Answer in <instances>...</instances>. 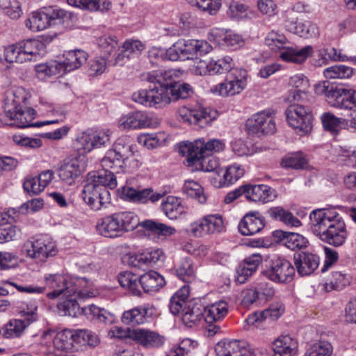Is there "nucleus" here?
<instances>
[{
	"label": "nucleus",
	"mask_w": 356,
	"mask_h": 356,
	"mask_svg": "<svg viewBox=\"0 0 356 356\" xmlns=\"http://www.w3.org/2000/svg\"><path fill=\"white\" fill-rule=\"evenodd\" d=\"M139 225L159 235L171 236L176 232L174 227L152 220L140 222L138 216L130 211H120L106 216L98 220L95 227L99 234L104 237L116 238L135 229Z\"/></svg>",
	"instance_id": "obj_1"
},
{
	"label": "nucleus",
	"mask_w": 356,
	"mask_h": 356,
	"mask_svg": "<svg viewBox=\"0 0 356 356\" xmlns=\"http://www.w3.org/2000/svg\"><path fill=\"white\" fill-rule=\"evenodd\" d=\"M180 72L176 69L157 70L144 72L141 79L152 83H158L149 90H139L132 95V99L147 107L161 108L171 102L169 92V81H174L179 77Z\"/></svg>",
	"instance_id": "obj_2"
},
{
	"label": "nucleus",
	"mask_w": 356,
	"mask_h": 356,
	"mask_svg": "<svg viewBox=\"0 0 356 356\" xmlns=\"http://www.w3.org/2000/svg\"><path fill=\"white\" fill-rule=\"evenodd\" d=\"M75 288L67 294L60 296V301L58 304V309L61 315L76 317L82 314L78 300H85L93 298L99 294L95 288L92 282L88 280H76L74 282Z\"/></svg>",
	"instance_id": "obj_3"
},
{
	"label": "nucleus",
	"mask_w": 356,
	"mask_h": 356,
	"mask_svg": "<svg viewBox=\"0 0 356 356\" xmlns=\"http://www.w3.org/2000/svg\"><path fill=\"white\" fill-rule=\"evenodd\" d=\"M134 145L128 138H120L115 143L113 149L106 152L102 159L104 168L112 170L115 173L132 172L131 162L133 159Z\"/></svg>",
	"instance_id": "obj_4"
},
{
	"label": "nucleus",
	"mask_w": 356,
	"mask_h": 356,
	"mask_svg": "<svg viewBox=\"0 0 356 356\" xmlns=\"http://www.w3.org/2000/svg\"><path fill=\"white\" fill-rule=\"evenodd\" d=\"M188 296V288L181 287L172 296L169 307L172 314L179 316L183 323L191 327L202 320L204 314L202 305L187 301Z\"/></svg>",
	"instance_id": "obj_5"
},
{
	"label": "nucleus",
	"mask_w": 356,
	"mask_h": 356,
	"mask_svg": "<svg viewBox=\"0 0 356 356\" xmlns=\"http://www.w3.org/2000/svg\"><path fill=\"white\" fill-rule=\"evenodd\" d=\"M288 40L286 36L278 31H271L266 38L265 44L273 51L282 50L280 58L284 62L296 64L303 63L314 53V48L307 45L302 48L286 47Z\"/></svg>",
	"instance_id": "obj_6"
},
{
	"label": "nucleus",
	"mask_w": 356,
	"mask_h": 356,
	"mask_svg": "<svg viewBox=\"0 0 356 356\" xmlns=\"http://www.w3.org/2000/svg\"><path fill=\"white\" fill-rule=\"evenodd\" d=\"M59 117L58 119L45 120L40 122H32L35 117V111L31 108H19L13 110V108L8 104L6 107V114L8 118L13 120L12 124L19 128H26L30 127H41L51 124H58L65 120V113L63 111L53 110Z\"/></svg>",
	"instance_id": "obj_7"
},
{
	"label": "nucleus",
	"mask_w": 356,
	"mask_h": 356,
	"mask_svg": "<svg viewBox=\"0 0 356 356\" xmlns=\"http://www.w3.org/2000/svg\"><path fill=\"white\" fill-rule=\"evenodd\" d=\"M248 72L236 68L229 73L223 82L211 88L210 91L216 95L227 97L240 94L247 86Z\"/></svg>",
	"instance_id": "obj_8"
},
{
	"label": "nucleus",
	"mask_w": 356,
	"mask_h": 356,
	"mask_svg": "<svg viewBox=\"0 0 356 356\" xmlns=\"http://www.w3.org/2000/svg\"><path fill=\"white\" fill-rule=\"evenodd\" d=\"M23 253L36 263H44L57 254L56 243L49 238L40 237L26 241L22 247Z\"/></svg>",
	"instance_id": "obj_9"
},
{
	"label": "nucleus",
	"mask_w": 356,
	"mask_h": 356,
	"mask_svg": "<svg viewBox=\"0 0 356 356\" xmlns=\"http://www.w3.org/2000/svg\"><path fill=\"white\" fill-rule=\"evenodd\" d=\"M76 280H87L85 277H72L67 274L47 273L44 276L45 289L50 291L47 293V297L50 300H54L72 291L75 288L73 283Z\"/></svg>",
	"instance_id": "obj_10"
},
{
	"label": "nucleus",
	"mask_w": 356,
	"mask_h": 356,
	"mask_svg": "<svg viewBox=\"0 0 356 356\" xmlns=\"http://www.w3.org/2000/svg\"><path fill=\"white\" fill-rule=\"evenodd\" d=\"M285 113L288 124L297 133L304 135L312 130L313 115L309 108L293 104L289 106Z\"/></svg>",
	"instance_id": "obj_11"
},
{
	"label": "nucleus",
	"mask_w": 356,
	"mask_h": 356,
	"mask_svg": "<svg viewBox=\"0 0 356 356\" xmlns=\"http://www.w3.org/2000/svg\"><path fill=\"white\" fill-rule=\"evenodd\" d=\"M245 127L248 134L258 137L275 133L276 125L274 113L266 110L252 115L247 120Z\"/></svg>",
	"instance_id": "obj_12"
},
{
	"label": "nucleus",
	"mask_w": 356,
	"mask_h": 356,
	"mask_svg": "<svg viewBox=\"0 0 356 356\" xmlns=\"http://www.w3.org/2000/svg\"><path fill=\"white\" fill-rule=\"evenodd\" d=\"M342 217L335 209H318L309 214L311 229L320 238Z\"/></svg>",
	"instance_id": "obj_13"
},
{
	"label": "nucleus",
	"mask_w": 356,
	"mask_h": 356,
	"mask_svg": "<svg viewBox=\"0 0 356 356\" xmlns=\"http://www.w3.org/2000/svg\"><path fill=\"white\" fill-rule=\"evenodd\" d=\"M82 199L92 210L106 209L111 203V194L106 188L87 183L82 191Z\"/></svg>",
	"instance_id": "obj_14"
},
{
	"label": "nucleus",
	"mask_w": 356,
	"mask_h": 356,
	"mask_svg": "<svg viewBox=\"0 0 356 356\" xmlns=\"http://www.w3.org/2000/svg\"><path fill=\"white\" fill-rule=\"evenodd\" d=\"M225 144L220 139H209L206 140L201 138L193 143L182 142L179 145V152L181 154L196 152L199 155H212V153H218L223 151Z\"/></svg>",
	"instance_id": "obj_15"
},
{
	"label": "nucleus",
	"mask_w": 356,
	"mask_h": 356,
	"mask_svg": "<svg viewBox=\"0 0 356 356\" xmlns=\"http://www.w3.org/2000/svg\"><path fill=\"white\" fill-rule=\"evenodd\" d=\"M110 140V131L101 129L87 131L80 134L76 139L75 145L81 153L91 152L94 148L105 146Z\"/></svg>",
	"instance_id": "obj_16"
},
{
	"label": "nucleus",
	"mask_w": 356,
	"mask_h": 356,
	"mask_svg": "<svg viewBox=\"0 0 356 356\" xmlns=\"http://www.w3.org/2000/svg\"><path fill=\"white\" fill-rule=\"evenodd\" d=\"M315 92L318 95H324L331 106L345 110L350 104L348 99V88L330 86L326 82H323L315 85Z\"/></svg>",
	"instance_id": "obj_17"
},
{
	"label": "nucleus",
	"mask_w": 356,
	"mask_h": 356,
	"mask_svg": "<svg viewBox=\"0 0 356 356\" xmlns=\"http://www.w3.org/2000/svg\"><path fill=\"white\" fill-rule=\"evenodd\" d=\"M159 124L157 118L143 111L130 112L123 115L118 122V127L122 130L156 128Z\"/></svg>",
	"instance_id": "obj_18"
},
{
	"label": "nucleus",
	"mask_w": 356,
	"mask_h": 356,
	"mask_svg": "<svg viewBox=\"0 0 356 356\" xmlns=\"http://www.w3.org/2000/svg\"><path fill=\"white\" fill-rule=\"evenodd\" d=\"M264 275L275 283L286 284L293 280L295 268L288 260L277 258L272 261L270 266L265 270Z\"/></svg>",
	"instance_id": "obj_19"
},
{
	"label": "nucleus",
	"mask_w": 356,
	"mask_h": 356,
	"mask_svg": "<svg viewBox=\"0 0 356 356\" xmlns=\"http://www.w3.org/2000/svg\"><path fill=\"white\" fill-rule=\"evenodd\" d=\"M74 330L65 329L53 338V348H49L46 356H74L72 349L75 342Z\"/></svg>",
	"instance_id": "obj_20"
},
{
	"label": "nucleus",
	"mask_w": 356,
	"mask_h": 356,
	"mask_svg": "<svg viewBox=\"0 0 356 356\" xmlns=\"http://www.w3.org/2000/svg\"><path fill=\"white\" fill-rule=\"evenodd\" d=\"M130 334V339L147 350L160 348L165 342L164 336L149 329H132Z\"/></svg>",
	"instance_id": "obj_21"
},
{
	"label": "nucleus",
	"mask_w": 356,
	"mask_h": 356,
	"mask_svg": "<svg viewBox=\"0 0 356 356\" xmlns=\"http://www.w3.org/2000/svg\"><path fill=\"white\" fill-rule=\"evenodd\" d=\"M181 155L186 157V163L192 168V170L215 172L219 176L222 172V170L219 168L218 159L213 155H199L196 152H191Z\"/></svg>",
	"instance_id": "obj_22"
},
{
	"label": "nucleus",
	"mask_w": 356,
	"mask_h": 356,
	"mask_svg": "<svg viewBox=\"0 0 356 356\" xmlns=\"http://www.w3.org/2000/svg\"><path fill=\"white\" fill-rule=\"evenodd\" d=\"M217 356H255L254 350H251L248 343L239 340H222L215 346Z\"/></svg>",
	"instance_id": "obj_23"
},
{
	"label": "nucleus",
	"mask_w": 356,
	"mask_h": 356,
	"mask_svg": "<svg viewBox=\"0 0 356 356\" xmlns=\"http://www.w3.org/2000/svg\"><path fill=\"white\" fill-rule=\"evenodd\" d=\"M118 193L122 199L138 203H146L148 200L156 202L162 197L161 194L154 193L151 188L136 190L128 186L119 188Z\"/></svg>",
	"instance_id": "obj_24"
},
{
	"label": "nucleus",
	"mask_w": 356,
	"mask_h": 356,
	"mask_svg": "<svg viewBox=\"0 0 356 356\" xmlns=\"http://www.w3.org/2000/svg\"><path fill=\"white\" fill-rule=\"evenodd\" d=\"M243 195L250 201L266 203L277 197L275 190L265 184L245 185Z\"/></svg>",
	"instance_id": "obj_25"
},
{
	"label": "nucleus",
	"mask_w": 356,
	"mask_h": 356,
	"mask_svg": "<svg viewBox=\"0 0 356 356\" xmlns=\"http://www.w3.org/2000/svg\"><path fill=\"white\" fill-rule=\"evenodd\" d=\"M155 312L153 305L145 304L124 312L121 321L125 325H142L147 321V316H153Z\"/></svg>",
	"instance_id": "obj_26"
},
{
	"label": "nucleus",
	"mask_w": 356,
	"mask_h": 356,
	"mask_svg": "<svg viewBox=\"0 0 356 356\" xmlns=\"http://www.w3.org/2000/svg\"><path fill=\"white\" fill-rule=\"evenodd\" d=\"M177 114L179 121L189 124L200 123L202 125L210 120L208 113L201 107L183 106L178 108Z\"/></svg>",
	"instance_id": "obj_27"
},
{
	"label": "nucleus",
	"mask_w": 356,
	"mask_h": 356,
	"mask_svg": "<svg viewBox=\"0 0 356 356\" xmlns=\"http://www.w3.org/2000/svg\"><path fill=\"white\" fill-rule=\"evenodd\" d=\"M24 62L35 61L46 53V45L40 40L30 38L19 41Z\"/></svg>",
	"instance_id": "obj_28"
},
{
	"label": "nucleus",
	"mask_w": 356,
	"mask_h": 356,
	"mask_svg": "<svg viewBox=\"0 0 356 356\" xmlns=\"http://www.w3.org/2000/svg\"><path fill=\"white\" fill-rule=\"evenodd\" d=\"M145 45L138 40L127 39L122 44L114 59L115 65H124L131 57L140 54Z\"/></svg>",
	"instance_id": "obj_29"
},
{
	"label": "nucleus",
	"mask_w": 356,
	"mask_h": 356,
	"mask_svg": "<svg viewBox=\"0 0 356 356\" xmlns=\"http://www.w3.org/2000/svg\"><path fill=\"white\" fill-rule=\"evenodd\" d=\"M273 356H298V341L289 335H283L272 343Z\"/></svg>",
	"instance_id": "obj_30"
},
{
	"label": "nucleus",
	"mask_w": 356,
	"mask_h": 356,
	"mask_svg": "<svg viewBox=\"0 0 356 356\" xmlns=\"http://www.w3.org/2000/svg\"><path fill=\"white\" fill-rule=\"evenodd\" d=\"M129 264L140 268L143 265H151L164 259L163 252L161 249H147L140 254L128 255Z\"/></svg>",
	"instance_id": "obj_31"
},
{
	"label": "nucleus",
	"mask_w": 356,
	"mask_h": 356,
	"mask_svg": "<svg viewBox=\"0 0 356 356\" xmlns=\"http://www.w3.org/2000/svg\"><path fill=\"white\" fill-rule=\"evenodd\" d=\"M294 264L300 275H309L318 268L319 257L316 254L302 252L294 255Z\"/></svg>",
	"instance_id": "obj_32"
},
{
	"label": "nucleus",
	"mask_w": 356,
	"mask_h": 356,
	"mask_svg": "<svg viewBox=\"0 0 356 356\" xmlns=\"http://www.w3.org/2000/svg\"><path fill=\"white\" fill-rule=\"evenodd\" d=\"M164 214L171 220H175L187 213V208L181 198L172 195L166 197L161 203Z\"/></svg>",
	"instance_id": "obj_33"
},
{
	"label": "nucleus",
	"mask_w": 356,
	"mask_h": 356,
	"mask_svg": "<svg viewBox=\"0 0 356 356\" xmlns=\"http://www.w3.org/2000/svg\"><path fill=\"white\" fill-rule=\"evenodd\" d=\"M30 321L19 318L10 319L0 327V335L4 339L19 338L29 326Z\"/></svg>",
	"instance_id": "obj_34"
},
{
	"label": "nucleus",
	"mask_w": 356,
	"mask_h": 356,
	"mask_svg": "<svg viewBox=\"0 0 356 356\" xmlns=\"http://www.w3.org/2000/svg\"><path fill=\"white\" fill-rule=\"evenodd\" d=\"M88 57V54L81 49H74L64 52V59L61 63L63 73L79 69L86 62Z\"/></svg>",
	"instance_id": "obj_35"
},
{
	"label": "nucleus",
	"mask_w": 356,
	"mask_h": 356,
	"mask_svg": "<svg viewBox=\"0 0 356 356\" xmlns=\"http://www.w3.org/2000/svg\"><path fill=\"white\" fill-rule=\"evenodd\" d=\"M264 227V220L258 212L248 213L238 225V229L244 236L253 235L260 232Z\"/></svg>",
	"instance_id": "obj_36"
},
{
	"label": "nucleus",
	"mask_w": 356,
	"mask_h": 356,
	"mask_svg": "<svg viewBox=\"0 0 356 356\" xmlns=\"http://www.w3.org/2000/svg\"><path fill=\"white\" fill-rule=\"evenodd\" d=\"M335 223L320 238L330 245L337 247L344 243L347 238V232L343 218Z\"/></svg>",
	"instance_id": "obj_37"
},
{
	"label": "nucleus",
	"mask_w": 356,
	"mask_h": 356,
	"mask_svg": "<svg viewBox=\"0 0 356 356\" xmlns=\"http://www.w3.org/2000/svg\"><path fill=\"white\" fill-rule=\"evenodd\" d=\"M204 321L207 323H213L222 320L228 314V303L219 300L203 307Z\"/></svg>",
	"instance_id": "obj_38"
},
{
	"label": "nucleus",
	"mask_w": 356,
	"mask_h": 356,
	"mask_svg": "<svg viewBox=\"0 0 356 356\" xmlns=\"http://www.w3.org/2000/svg\"><path fill=\"white\" fill-rule=\"evenodd\" d=\"M274 236L279 238L283 245L292 250L305 248L308 243L307 239L298 233L277 230Z\"/></svg>",
	"instance_id": "obj_39"
},
{
	"label": "nucleus",
	"mask_w": 356,
	"mask_h": 356,
	"mask_svg": "<svg viewBox=\"0 0 356 356\" xmlns=\"http://www.w3.org/2000/svg\"><path fill=\"white\" fill-rule=\"evenodd\" d=\"M67 2L70 6L91 13H107L112 7L109 0H67Z\"/></svg>",
	"instance_id": "obj_40"
},
{
	"label": "nucleus",
	"mask_w": 356,
	"mask_h": 356,
	"mask_svg": "<svg viewBox=\"0 0 356 356\" xmlns=\"http://www.w3.org/2000/svg\"><path fill=\"white\" fill-rule=\"evenodd\" d=\"M187 59L202 56L210 53L213 47L204 40L183 39Z\"/></svg>",
	"instance_id": "obj_41"
},
{
	"label": "nucleus",
	"mask_w": 356,
	"mask_h": 356,
	"mask_svg": "<svg viewBox=\"0 0 356 356\" xmlns=\"http://www.w3.org/2000/svg\"><path fill=\"white\" fill-rule=\"evenodd\" d=\"M261 260V257L259 254H253L246 258L236 270L237 282L240 284L245 282L257 271Z\"/></svg>",
	"instance_id": "obj_42"
},
{
	"label": "nucleus",
	"mask_w": 356,
	"mask_h": 356,
	"mask_svg": "<svg viewBox=\"0 0 356 356\" xmlns=\"http://www.w3.org/2000/svg\"><path fill=\"white\" fill-rule=\"evenodd\" d=\"M49 27L58 26L60 33L65 32L71 26V13L60 8L47 9Z\"/></svg>",
	"instance_id": "obj_43"
},
{
	"label": "nucleus",
	"mask_w": 356,
	"mask_h": 356,
	"mask_svg": "<svg viewBox=\"0 0 356 356\" xmlns=\"http://www.w3.org/2000/svg\"><path fill=\"white\" fill-rule=\"evenodd\" d=\"M49 27L58 26L60 33L65 32L71 26V13L60 8L47 9Z\"/></svg>",
	"instance_id": "obj_44"
},
{
	"label": "nucleus",
	"mask_w": 356,
	"mask_h": 356,
	"mask_svg": "<svg viewBox=\"0 0 356 356\" xmlns=\"http://www.w3.org/2000/svg\"><path fill=\"white\" fill-rule=\"evenodd\" d=\"M140 284L145 292H156L165 284L164 277L154 270H149L140 276Z\"/></svg>",
	"instance_id": "obj_45"
},
{
	"label": "nucleus",
	"mask_w": 356,
	"mask_h": 356,
	"mask_svg": "<svg viewBox=\"0 0 356 356\" xmlns=\"http://www.w3.org/2000/svg\"><path fill=\"white\" fill-rule=\"evenodd\" d=\"M82 171V166L77 159H72L64 163L58 170L59 177L67 184L71 185Z\"/></svg>",
	"instance_id": "obj_46"
},
{
	"label": "nucleus",
	"mask_w": 356,
	"mask_h": 356,
	"mask_svg": "<svg viewBox=\"0 0 356 356\" xmlns=\"http://www.w3.org/2000/svg\"><path fill=\"white\" fill-rule=\"evenodd\" d=\"M222 179L217 181L215 179L212 181L214 186L220 188L226 185H229L235 183L241 179L245 173L244 168L238 163H234L227 166L225 170L222 171Z\"/></svg>",
	"instance_id": "obj_47"
},
{
	"label": "nucleus",
	"mask_w": 356,
	"mask_h": 356,
	"mask_svg": "<svg viewBox=\"0 0 356 356\" xmlns=\"http://www.w3.org/2000/svg\"><path fill=\"white\" fill-rule=\"evenodd\" d=\"M211 36L219 37V39H216L218 42L222 41L223 44L234 50L245 45V40L241 35L230 31L224 33L222 31L213 29L211 32Z\"/></svg>",
	"instance_id": "obj_48"
},
{
	"label": "nucleus",
	"mask_w": 356,
	"mask_h": 356,
	"mask_svg": "<svg viewBox=\"0 0 356 356\" xmlns=\"http://www.w3.org/2000/svg\"><path fill=\"white\" fill-rule=\"evenodd\" d=\"M82 310V314L88 319L97 320L106 324H113L115 322V316L113 314L95 305L83 307Z\"/></svg>",
	"instance_id": "obj_49"
},
{
	"label": "nucleus",
	"mask_w": 356,
	"mask_h": 356,
	"mask_svg": "<svg viewBox=\"0 0 356 356\" xmlns=\"http://www.w3.org/2000/svg\"><path fill=\"white\" fill-rule=\"evenodd\" d=\"M268 214L271 218L280 220L289 227H298L302 225L301 221L298 218L282 207L270 208L268 211Z\"/></svg>",
	"instance_id": "obj_50"
},
{
	"label": "nucleus",
	"mask_w": 356,
	"mask_h": 356,
	"mask_svg": "<svg viewBox=\"0 0 356 356\" xmlns=\"http://www.w3.org/2000/svg\"><path fill=\"white\" fill-rule=\"evenodd\" d=\"M47 9L33 12L26 20V26L33 32H38L49 27Z\"/></svg>",
	"instance_id": "obj_51"
},
{
	"label": "nucleus",
	"mask_w": 356,
	"mask_h": 356,
	"mask_svg": "<svg viewBox=\"0 0 356 356\" xmlns=\"http://www.w3.org/2000/svg\"><path fill=\"white\" fill-rule=\"evenodd\" d=\"M35 70L38 77L42 80L64 74L62 63L56 60L48 63L38 64L35 66Z\"/></svg>",
	"instance_id": "obj_52"
},
{
	"label": "nucleus",
	"mask_w": 356,
	"mask_h": 356,
	"mask_svg": "<svg viewBox=\"0 0 356 356\" xmlns=\"http://www.w3.org/2000/svg\"><path fill=\"white\" fill-rule=\"evenodd\" d=\"M355 70L345 65H334L326 67L323 72L327 79H348L353 76Z\"/></svg>",
	"instance_id": "obj_53"
},
{
	"label": "nucleus",
	"mask_w": 356,
	"mask_h": 356,
	"mask_svg": "<svg viewBox=\"0 0 356 356\" xmlns=\"http://www.w3.org/2000/svg\"><path fill=\"white\" fill-rule=\"evenodd\" d=\"M182 191L187 197L195 199L200 204H204L207 200V196L203 187L196 181L186 180L183 186Z\"/></svg>",
	"instance_id": "obj_54"
},
{
	"label": "nucleus",
	"mask_w": 356,
	"mask_h": 356,
	"mask_svg": "<svg viewBox=\"0 0 356 356\" xmlns=\"http://www.w3.org/2000/svg\"><path fill=\"white\" fill-rule=\"evenodd\" d=\"M167 138L168 136L165 132L142 134L138 136V142L147 149H152L163 145Z\"/></svg>",
	"instance_id": "obj_55"
},
{
	"label": "nucleus",
	"mask_w": 356,
	"mask_h": 356,
	"mask_svg": "<svg viewBox=\"0 0 356 356\" xmlns=\"http://www.w3.org/2000/svg\"><path fill=\"white\" fill-rule=\"evenodd\" d=\"M350 284L349 277L341 271H333L327 278L324 288L327 291L341 290Z\"/></svg>",
	"instance_id": "obj_56"
},
{
	"label": "nucleus",
	"mask_w": 356,
	"mask_h": 356,
	"mask_svg": "<svg viewBox=\"0 0 356 356\" xmlns=\"http://www.w3.org/2000/svg\"><path fill=\"white\" fill-rule=\"evenodd\" d=\"M118 281L123 288L128 289L133 294H140V277L137 275L129 271L123 272L119 275Z\"/></svg>",
	"instance_id": "obj_57"
},
{
	"label": "nucleus",
	"mask_w": 356,
	"mask_h": 356,
	"mask_svg": "<svg viewBox=\"0 0 356 356\" xmlns=\"http://www.w3.org/2000/svg\"><path fill=\"white\" fill-rule=\"evenodd\" d=\"M114 173L107 169L94 172L91 176L92 180L89 183L95 184L96 186H102L104 188L108 187L111 189L115 188L117 186V181Z\"/></svg>",
	"instance_id": "obj_58"
},
{
	"label": "nucleus",
	"mask_w": 356,
	"mask_h": 356,
	"mask_svg": "<svg viewBox=\"0 0 356 356\" xmlns=\"http://www.w3.org/2000/svg\"><path fill=\"white\" fill-rule=\"evenodd\" d=\"M352 153L353 148L351 147L339 145L332 149V159L339 165L352 168Z\"/></svg>",
	"instance_id": "obj_59"
},
{
	"label": "nucleus",
	"mask_w": 356,
	"mask_h": 356,
	"mask_svg": "<svg viewBox=\"0 0 356 356\" xmlns=\"http://www.w3.org/2000/svg\"><path fill=\"white\" fill-rule=\"evenodd\" d=\"M211 67V75L223 74L226 72L232 71L234 66V62L229 56H224L219 58H212L210 59Z\"/></svg>",
	"instance_id": "obj_60"
},
{
	"label": "nucleus",
	"mask_w": 356,
	"mask_h": 356,
	"mask_svg": "<svg viewBox=\"0 0 356 356\" xmlns=\"http://www.w3.org/2000/svg\"><path fill=\"white\" fill-rule=\"evenodd\" d=\"M169 92L172 102L188 98L193 93V89L188 83L175 82V80L169 81Z\"/></svg>",
	"instance_id": "obj_61"
},
{
	"label": "nucleus",
	"mask_w": 356,
	"mask_h": 356,
	"mask_svg": "<svg viewBox=\"0 0 356 356\" xmlns=\"http://www.w3.org/2000/svg\"><path fill=\"white\" fill-rule=\"evenodd\" d=\"M176 272L177 276L184 282H191L195 274L191 259L188 257L181 259L176 266Z\"/></svg>",
	"instance_id": "obj_62"
},
{
	"label": "nucleus",
	"mask_w": 356,
	"mask_h": 356,
	"mask_svg": "<svg viewBox=\"0 0 356 356\" xmlns=\"http://www.w3.org/2000/svg\"><path fill=\"white\" fill-rule=\"evenodd\" d=\"M289 31L303 38H313L318 35L317 26L310 22H299L296 26H290Z\"/></svg>",
	"instance_id": "obj_63"
},
{
	"label": "nucleus",
	"mask_w": 356,
	"mask_h": 356,
	"mask_svg": "<svg viewBox=\"0 0 356 356\" xmlns=\"http://www.w3.org/2000/svg\"><path fill=\"white\" fill-rule=\"evenodd\" d=\"M332 345L325 341H319L312 344L303 356H331Z\"/></svg>",
	"instance_id": "obj_64"
}]
</instances>
